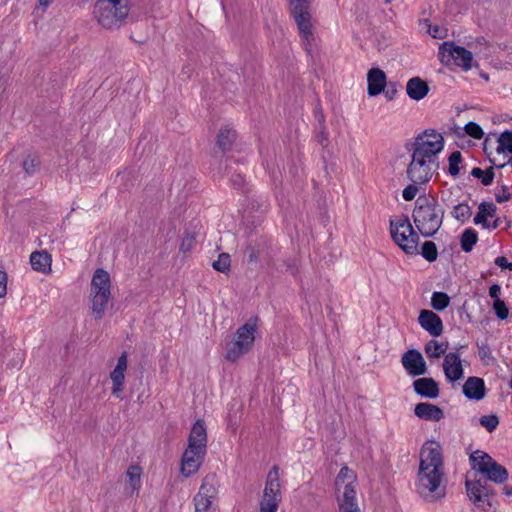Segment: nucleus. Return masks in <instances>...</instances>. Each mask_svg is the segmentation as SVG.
I'll list each match as a JSON object with an SVG mask.
<instances>
[{
  "label": "nucleus",
  "instance_id": "33",
  "mask_svg": "<svg viewBox=\"0 0 512 512\" xmlns=\"http://www.w3.org/2000/svg\"><path fill=\"white\" fill-rule=\"evenodd\" d=\"M477 241H478V233L472 228H467L463 231V233L460 236L461 249L464 252L469 253L472 251V249L476 245Z\"/></svg>",
  "mask_w": 512,
  "mask_h": 512
},
{
  "label": "nucleus",
  "instance_id": "24",
  "mask_svg": "<svg viewBox=\"0 0 512 512\" xmlns=\"http://www.w3.org/2000/svg\"><path fill=\"white\" fill-rule=\"evenodd\" d=\"M430 91L428 83L420 77H412L406 84V93L412 100L420 101L425 98Z\"/></svg>",
  "mask_w": 512,
  "mask_h": 512
},
{
  "label": "nucleus",
  "instance_id": "39",
  "mask_svg": "<svg viewBox=\"0 0 512 512\" xmlns=\"http://www.w3.org/2000/svg\"><path fill=\"white\" fill-rule=\"evenodd\" d=\"M419 253L430 263L436 261L438 257V249L433 241H425Z\"/></svg>",
  "mask_w": 512,
  "mask_h": 512
},
{
  "label": "nucleus",
  "instance_id": "55",
  "mask_svg": "<svg viewBox=\"0 0 512 512\" xmlns=\"http://www.w3.org/2000/svg\"><path fill=\"white\" fill-rule=\"evenodd\" d=\"M249 264H256L259 261V252L253 246L249 245L246 248Z\"/></svg>",
  "mask_w": 512,
  "mask_h": 512
},
{
  "label": "nucleus",
  "instance_id": "8",
  "mask_svg": "<svg viewBox=\"0 0 512 512\" xmlns=\"http://www.w3.org/2000/svg\"><path fill=\"white\" fill-rule=\"evenodd\" d=\"M439 61L444 65L454 64L468 71L472 67V52L454 42L445 41L439 46Z\"/></svg>",
  "mask_w": 512,
  "mask_h": 512
},
{
  "label": "nucleus",
  "instance_id": "10",
  "mask_svg": "<svg viewBox=\"0 0 512 512\" xmlns=\"http://www.w3.org/2000/svg\"><path fill=\"white\" fill-rule=\"evenodd\" d=\"M281 499L279 468L274 465L267 474L263 496L260 501V511L277 512Z\"/></svg>",
  "mask_w": 512,
  "mask_h": 512
},
{
  "label": "nucleus",
  "instance_id": "59",
  "mask_svg": "<svg viewBox=\"0 0 512 512\" xmlns=\"http://www.w3.org/2000/svg\"><path fill=\"white\" fill-rule=\"evenodd\" d=\"M286 271L295 276L298 273V266L296 261H285Z\"/></svg>",
  "mask_w": 512,
  "mask_h": 512
},
{
  "label": "nucleus",
  "instance_id": "3",
  "mask_svg": "<svg viewBox=\"0 0 512 512\" xmlns=\"http://www.w3.org/2000/svg\"><path fill=\"white\" fill-rule=\"evenodd\" d=\"M444 476L443 468L419 467L417 474V491L428 502H435L446 494L445 486L441 485Z\"/></svg>",
  "mask_w": 512,
  "mask_h": 512
},
{
  "label": "nucleus",
  "instance_id": "16",
  "mask_svg": "<svg viewBox=\"0 0 512 512\" xmlns=\"http://www.w3.org/2000/svg\"><path fill=\"white\" fill-rule=\"evenodd\" d=\"M466 346L467 345H461L456 347L455 352H450L445 355L443 369L447 380L450 382L458 381L463 377L464 371L458 351Z\"/></svg>",
  "mask_w": 512,
  "mask_h": 512
},
{
  "label": "nucleus",
  "instance_id": "58",
  "mask_svg": "<svg viewBox=\"0 0 512 512\" xmlns=\"http://www.w3.org/2000/svg\"><path fill=\"white\" fill-rule=\"evenodd\" d=\"M490 64L498 70H509L512 66L511 62H503L499 59H491Z\"/></svg>",
  "mask_w": 512,
  "mask_h": 512
},
{
  "label": "nucleus",
  "instance_id": "61",
  "mask_svg": "<svg viewBox=\"0 0 512 512\" xmlns=\"http://www.w3.org/2000/svg\"><path fill=\"white\" fill-rule=\"evenodd\" d=\"M315 118L318 122V126L325 125V116L320 105L315 108Z\"/></svg>",
  "mask_w": 512,
  "mask_h": 512
},
{
  "label": "nucleus",
  "instance_id": "63",
  "mask_svg": "<svg viewBox=\"0 0 512 512\" xmlns=\"http://www.w3.org/2000/svg\"><path fill=\"white\" fill-rule=\"evenodd\" d=\"M494 263L502 269H505L508 265V261L504 256H499L495 259Z\"/></svg>",
  "mask_w": 512,
  "mask_h": 512
},
{
  "label": "nucleus",
  "instance_id": "20",
  "mask_svg": "<svg viewBox=\"0 0 512 512\" xmlns=\"http://www.w3.org/2000/svg\"><path fill=\"white\" fill-rule=\"evenodd\" d=\"M413 388L417 395L427 399H436L440 394L438 383L431 377L416 379Z\"/></svg>",
  "mask_w": 512,
  "mask_h": 512
},
{
  "label": "nucleus",
  "instance_id": "35",
  "mask_svg": "<svg viewBox=\"0 0 512 512\" xmlns=\"http://www.w3.org/2000/svg\"><path fill=\"white\" fill-rule=\"evenodd\" d=\"M126 476L129 478L127 485L131 490L130 493H138L140 489L141 468L137 465L130 466L126 471Z\"/></svg>",
  "mask_w": 512,
  "mask_h": 512
},
{
  "label": "nucleus",
  "instance_id": "15",
  "mask_svg": "<svg viewBox=\"0 0 512 512\" xmlns=\"http://www.w3.org/2000/svg\"><path fill=\"white\" fill-rule=\"evenodd\" d=\"M425 466L443 468L442 447L438 442L430 441L422 446L419 467Z\"/></svg>",
  "mask_w": 512,
  "mask_h": 512
},
{
  "label": "nucleus",
  "instance_id": "50",
  "mask_svg": "<svg viewBox=\"0 0 512 512\" xmlns=\"http://www.w3.org/2000/svg\"><path fill=\"white\" fill-rule=\"evenodd\" d=\"M22 166L27 175H32L38 166V162L35 158L28 156L23 160Z\"/></svg>",
  "mask_w": 512,
  "mask_h": 512
},
{
  "label": "nucleus",
  "instance_id": "11",
  "mask_svg": "<svg viewBox=\"0 0 512 512\" xmlns=\"http://www.w3.org/2000/svg\"><path fill=\"white\" fill-rule=\"evenodd\" d=\"M290 13L298 27L301 36L310 43L313 39L311 23V0H289Z\"/></svg>",
  "mask_w": 512,
  "mask_h": 512
},
{
  "label": "nucleus",
  "instance_id": "53",
  "mask_svg": "<svg viewBox=\"0 0 512 512\" xmlns=\"http://www.w3.org/2000/svg\"><path fill=\"white\" fill-rule=\"evenodd\" d=\"M231 183L235 188L244 191L246 184L245 176L239 172H234L231 176Z\"/></svg>",
  "mask_w": 512,
  "mask_h": 512
},
{
  "label": "nucleus",
  "instance_id": "46",
  "mask_svg": "<svg viewBox=\"0 0 512 512\" xmlns=\"http://www.w3.org/2000/svg\"><path fill=\"white\" fill-rule=\"evenodd\" d=\"M356 475L352 470H350L347 466H343L335 480L336 486H339L340 483H344L345 481H350L351 483L355 481Z\"/></svg>",
  "mask_w": 512,
  "mask_h": 512
},
{
  "label": "nucleus",
  "instance_id": "37",
  "mask_svg": "<svg viewBox=\"0 0 512 512\" xmlns=\"http://www.w3.org/2000/svg\"><path fill=\"white\" fill-rule=\"evenodd\" d=\"M498 146L496 151L498 153L509 152L512 154V130H505L497 139Z\"/></svg>",
  "mask_w": 512,
  "mask_h": 512
},
{
  "label": "nucleus",
  "instance_id": "31",
  "mask_svg": "<svg viewBox=\"0 0 512 512\" xmlns=\"http://www.w3.org/2000/svg\"><path fill=\"white\" fill-rule=\"evenodd\" d=\"M475 54L481 58L489 59L496 53V44L489 42L485 37H477L474 41Z\"/></svg>",
  "mask_w": 512,
  "mask_h": 512
},
{
  "label": "nucleus",
  "instance_id": "51",
  "mask_svg": "<svg viewBox=\"0 0 512 512\" xmlns=\"http://www.w3.org/2000/svg\"><path fill=\"white\" fill-rule=\"evenodd\" d=\"M418 184L411 183L408 186H406L402 192V196L406 201H411L415 198L417 192H418Z\"/></svg>",
  "mask_w": 512,
  "mask_h": 512
},
{
  "label": "nucleus",
  "instance_id": "45",
  "mask_svg": "<svg viewBox=\"0 0 512 512\" xmlns=\"http://www.w3.org/2000/svg\"><path fill=\"white\" fill-rule=\"evenodd\" d=\"M464 130L470 137L474 139L480 140L484 137V131L482 127L474 121H469L464 126Z\"/></svg>",
  "mask_w": 512,
  "mask_h": 512
},
{
  "label": "nucleus",
  "instance_id": "19",
  "mask_svg": "<svg viewBox=\"0 0 512 512\" xmlns=\"http://www.w3.org/2000/svg\"><path fill=\"white\" fill-rule=\"evenodd\" d=\"M367 84V94L370 97L381 94L387 85L385 72L379 68H371L367 73Z\"/></svg>",
  "mask_w": 512,
  "mask_h": 512
},
{
  "label": "nucleus",
  "instance_id": "56",
  "mask_svg": "<svg viewBox=\"0 0 512 512\" xmlns=\"http://www.w3.org/2000/svg\"><path fill=\"white\" fill-rule=\"evenodd\" d=\"M494 177H495L494 169H493V167H489L485 170V174L481 178V183L484 186H489L492 184Z\"/></svg>",
  "mask_w": 512,
  "mask_h": 512
},
{
  "label": "nucleus",
  "instance_id": "17",
  "mask_svg": "<svg viewBox=\"0 0 512 512\" xmlns=\"http://www.w3.org/2000/svg\"><path fill=\"white\" fill-rule=\"evenodd\" d=\"M127 369V353L123 352L118 360L115 368L110 373V379L112 381V395L117 398L121 397V392L124 387L125 371Z\"/></svg>",
  "mask_w": 512,
  "mask_h": 512
},
{
  "label": "nucleus",
  "instance_id": "64",
  "mask_svg": "<svg viewBox=\"0 0 512 512\" xmlns=\"http://www.w3.org/2000/svg\"><path fill=\"white\" fill-rule=\"evenodd\" d=\"M429 33L434 37L436 38L437 37V33L439 31V27L436 25L434 27H432L431 25L429 26Z\"/></svg>",
  "mask_w": 512,
  "mask_h": 512
},
{
  "label": "nucleus",
  "instance_id": "38",
  "mask_svg": "<svg viewBox=\"0 0 512 512\" xmlns=\"http://www.w3.org/2000/svg\"><path fill=\"white\" fill-rule=\"evenodd\" d=\"M213 269L218 272L229 274L231 270V257L228 253H220L218 259L212 263Z\"/></svg>",
  "mask_w": 512,
  "mask_h": 512
},
{
  "label": "nucleus",
  "instance_id": "2",
  "mask_svg": "<svg viewBox=\"0 0 512 512\" xmlns=\"http://www.w3.org/2000/svg\"><path fill=\"white\" fill-rule=\"evenodd\" d=\"M93 14L106 29L119 28L129 14L127 0H97Z\"/></svg>",
  "mask_w": 512,
  "mask_h": 512
},
{
  "label": "nucleus",
  "instance_id": "60",
  "mask_svg": "<svg viewBox=\"0 0 512 512\" xmlns=\"http://www.w3.org/2000/svg\"><path fill=\"white\" fill-rule=\"evenodd\" d=\"M501 292V286L499 284H492L489 288V296L494 300L500 299L499 294Z\"/></svg>",
  "mask_w": 512,
  "mask_h": 512
},
{
  "label": "nucleus",
  "instance_id": "6",
  "mask_svg": "<svg viewBox=\"0 0 512 512\" xmlns=\"http://www.w3.org/2000/svg\"><path fill=\"white\" fill-rule=\"evenodd\" d=\"M390 233L393 241L408 255L419 254V235L410 219L403 215L397 222L390 221Z\"/></svg>",
  "mask_w": 512,
  "mask_h": 512
},
{
  "label": "nucleus",
  "instance_id": "57",
  "mask_svg": "<svg viewBox=\"0 0 512 512\" xmlns=\"http://www.w3.org/2000/svg\"><path fill=\"white\" fill-rule=\"evenodd\" d=\"M7 273L0 270V298H3L7 294Z\"/></svg>",
  "mask_w": 512,
  "mask_h": 512
},
{
  "label": "nucleus",
  "instance_id": "62",
  "mask_svg": "<svg viewBox=\"0 0 512 512\" xmlns=\"http://www.w3.org/2000/svg\"><path fill=\"white\" fill-rule=\"evenodd\" d=\"M474 178H477V179H481L484 174H485V170H482L481 168L479 167H474L472 170H471V173H470Z\"/></svg>",
  "mask_w": 512,
  "mask_h": 512
},
{
  "label": "nucleus",
  "instance_id": "40",
  "mask_svg": "<svg viewBox=\"0 0 512 512\" xmlns=\"http://www.w3.org/2000/svg\"><path fill=\"white\" fill-rule=\"evenodd\" d=\"M446 348L447 347H444L443 344L437 340H430L425 345V352L431 358H439L445 354Z\"/></svg>",
  "mask_w": 512,
  "mask_h": 512
},
{
  "label": "nucleus",
  "instance_id": "26",
  "mask_svg": "<svg viewBox=\"0 0 512 512\" xmlns=\"http://www.w3.org/2000/svg\"><path fill=\"white\" fill-rule=\"evenodd\" d=\"M340 512H360L356 503V491L351 482L346 483L344 486Z\"/></svg>",
  "mask_w": 512,
  "mask_h": 512
},
{
  "label": "nucleus",
  "instance_id": "18",
  "mask_svg": "<svg viewBox=\"0 0 512 512\" xmlns=\"http://www.w3.org/2000/svg\"><path fill=\"white\" fill-rule=\"evenodd\" d=\"M420 326L431 336L438 337L443 332V322L439 315L431 310L423 309L419 313Z\"/></svg>",
  "mask_w": 512,
  "mask_h": 512
},
{
  "label": "nucleus",
  "instance_id": "13",
  "mask_svg": "<svg viewBox=\"0 0 512 512\" xmlns=\"http://www.w3.org/2000/svg\"><path fill=\"white\" fill-rule=\"evenodd\" d=\"M401 363L411 377L424 375L428 371L426 361L417 349L407 350L401 357Z\"/></svg>",
  "mask_w": 512,
  "mask_h": 512
},
{
  "label": "nucleus",
  "instance_id": "23",
  "mask_svg": "<svg viewBox=\"0 0 512 512\" xmlns=\"http://www.w3.org/2000/svg\"><path fill=\"white\" fill-rule=\"evenodd\" d=\"M414 414L423 420L438 422L444 418L443 410L435 404L420 402L414 407Z\"/></svg>",
  "mask_w": 512,
  "mask_h": 512
},
{
  "label": "nucleus",
  "instance_id": "1",
  "mask_svg": "<svg viewBox=\"0 0 512 512\" xmlns=\"http://www.w3.org/2000/svg\"><path fill=\"white\" fill-rule=\"evenodd\" d=\"M444 216L445 210L440 206L437 198L427 194L418 196L412 218L415 227L423 237H433L441 228Z\"/></svg>",
  "mask_w": 512,
  "mask_h": 512
},
{
  "label": "nucleus",
  "instance_id": "44",
  "mask_svg": "<svg viewBox=\"0 0 512 512\" xmlns=\"http://www.w3.org/2000/svg\"><path fill=\"white\" fill-rule=\"evenodd\" d=\"M213 499L197 493L194 497L195 512H206L210 508Z\"/></svg>",
  "mask_w": 512,
  "mask_h": 512
},
{
  "label": "nucleus",
  "instance_id": "7",
  "mask_svg": "<svg viewBox=\"0 0 512 512\" xmlns=\"http://www.w3.org/2000/svg\"><path fill=\"white\" fill-rule=\"evenodd\" d=\"M411 162L407 167V177L415 184H424L430 181L434 170L438 169V158H432L426 152H412Z\"/></svg>",
  "mask_w": 512,
  "mask_h": 512
},
{
  "label": "nucleus",
  "instance_id": "43",
  "mask_svg": "<svg viewBox=\"0 0 512 512\" xmlns=\"http://www.w3.org/2000/svg\"><path fill=\"white\" fill-rule=\"evenodd\" d=\"M492 309L499 320H506L509 316V309L502 299L494 300Z\"/></svg>",
  "mask_w": 512,
  "mask_h": 512
},
{
  "label": "nucleus",
  "instance_id": "9",
  "mask_svg": "<svg viewBox=\"0 0 512 512\" xmlns=\"http://www.w3.org/2000/svg\"><path fill=\"white\" fill-rule=\"evenodd\" d=\"M444 148V138L434 129H426L418 134L412 143L406 144V149L411 152H424L432 158H438V154Z\"/></svg>",
  "mask_w": 512,
  "mask_h": 512
},
{
  "label": "nucleus",
  "instance_id": "12",
  "mask_svg": "<svg viewBox=\"0 0 512 512\" xmlns=\"http://www.w3.org/2000/svg\"><path fill=\"white\" fill-rule=\"evenodd\" d=\"M487 480H466L467 496L477 507L484 509L485 505L492 506L490 498L495 495L494 489L486 483Z\"/></svg>",
  "mask_w": 512,
  "mask_h": 512
},
{
  "label": "nucleus",
  "instance_id": "36",
  "mask_svg": "<svg viewBox=\"0 0 512 512\" xmlns=\"http://www.w3.org/2000/svg\"><path fill=\"white\" fill-rule=\"evenodd\" d=\"M451 215L456 220L464 223L467 220H469V218L471 217L472 209L468 205V203H466V202L459 203V204L454 206V208H453V210L451 212Z\"/></svg>",
  "mask_w": 512,
  "mask_h": 512
},
{
  "label": "nucleus",
  "instance_id": "48",
  "mask_svg": "<svg viewBox=\"0 0 512 512\" xmlns=\"http://www.w3.org/2000/svg\"><path fill=\"white\" fill-rule=\"evenodd\" d=\"M477 347L479 358L485 363H488V360L492 358V352L489 344L487 342H483L481 344L477 342Z\"/></svg>",
  "mask_w": 512,
  "mask_h": 512
},
{
  "label": "nucleus",
  "instance_id": "41",
  "mask_svg": "<svg viewBox=\"0 0 512 512\" xmlns=\"http://www.w3.org/2000/svg\"><path fill=\"white\" fill-rule=\"evenodd\" d=\"M449 168L448 172L451 176L455 177L460 172L459 164L462 162V154L460 151H453L448 158Z\"/></svg>",
  "mask_w": 512,
  "mask_h": 512
},
{
  "label": "nucleus",
  "instance_id": "30",
  "mask_svg": "<svg viewBox=\"0 0 512 512\" xmlns=\"http://www.w3.org/2000/svg\"><path fill=\"white\" fill-rule=\"evenodd\" d=\"M235 140L236 131L226 126L220 129L217 135L216 145L222 152L225 153L232 149Z\"/></svg>",
  "mask_w": 512,
  "mask_h": 512
},
{
  "label": "nucleus",
  "instance_id": "28",
  "mask_svg": "<svg viewBox=\"0 0 512 512\" xmlns=\"http://www.w3.org/2000/svg\"><path fill=\"white\" fill-rule=\"evenodd\" d=\"M51 255L46 251H35L30 255V264L35 271L47 273L51 270Z\"/></svg>",
  "mask_w": 512,
  "mask_h": 512
},
{
  "label": "nucleus",
  "instance_id": "52",
  "mask_svg": "<svg viewBox=\"0 0 512 512\" xmlns=\"http://www.w3.org/2000/svg\"><path fill=\"white\" fill-rule=\"evenodd\" d=\"M398 87H399V84L397 82H389V83H387V85L382 93L385 94V97L388 100H393L398 93Z\"/></svg>",
  "mask_w": 512,
  "mask_h": 512
},
{
  "label": "nucleus",
  "instance_id": "25",
  "mask_svg": "<svg viewBox=\"0 0 512 512\" xmlns=\"http://www.w3.org/2000/svg\"><path fill=\"white\" fill-rule=\"evenodd\" d=\"M92 294V314L94 319H102L110 299L111 292L91 291Z\"/></svg>",
  "mask_w": 512,
  "mask_h": 512
},
{
  "label": "nucleus",
  "instance_id": "27",
  "mask_svg": "<svg viewBox=\"0 0 512 512\" xmlns=\"http://www.w3.org/2000/svg\"><path fill=\"white\" fill-rule=\"evenodd\" d=\"M496 211L497 207L494 203L486 201L481 202L478 207V212L473 219L474 224H481L483 228H490V223L487 221V218L494 217Z\"/></svg>",
  "mask_w": 512,
  "mask_h": 512
},
{
  "label": "nucleus",
  "instance_id": "49",
  "mask_svg": "<svg viewBox=\"0 0 512 512\" xmlns=\"http://www.w3.org/2000/svg\"><path fill=\"white\" fill-rule=\"evenodd\" d=\"M316 141L323 147L326 148L329 145L328 132L326 131V125L318 126V132L316 133Z\"/></svg>",
  "mask_w": 512,
  "mask_h": 512
},
{
  "label": "nucleus",
  "instance_id": "34",
  "mask_svg": "<svg viewBox=\"0 0 512 512\" xmlns=\"http://www.w3.org/2000/svg\"><path fill=\"white\" fill-rule=\"evenodd\" d=\"M450 301L451 298L447 293L435 291L431 296L430 305L434 310L442 312L450 305Z\"/></svg>",
  "mask_w": 512,
  "mask_h": 512
},
{
  "label": "nucleus",
  "instance_id": "54",
  "mask_svg": "<svg viewBox=\"0 0 512 512\" xmlns=\"http://www.w3.org/2000/svg\"><path fill=\"white\" fill-rule=\"evenodd\" d=\"M511 199V193L508 190V187L506 185H503L501 187V192L495 193V200L498 203H503L506 201H509Z\"/></svg>",
  "mask_w": 512,
  "mask_h": 512
},
{
  "label": "nucleus",
  "instance_id": "22",
  "mask_svg": "<svg viewBox=\"0 0 512 512\" xmlns=\"http://www.w3.org/2000/svg\"><path fill=\"white\" fill-rule=\"evenodd\" d=\"M463 394L469 400H482L486 395L485 382L482 378L471 376L468 377L463 385Z\"/></svg>",
  "mask_w": 512,
  "mask_h": 512
},
{
  "label": "nucleus",
  "instance_id": "21",
  "mask_svg": "<svg viewBox=\"0 0 512 512\" xmlns=\"http://www.w3.org/2000/svg\"><path fill=\"white\" fill-rule=\"evenodd\" d=\"M188 446L207 451V431L204 420L198 419L193 424L188 437Z\"/></svg>",
  "mask_w": 512,
  "mask_h": 512
},
{
  "label": "nucleus",
  "instance_id": "32",
  "mask_svg": "<svg viewBox=\"0 0 512 512\" xmlns=\"http://www.w3.org/2000/svg\"><path fill=\"white\" fill-rule=\"evenodd\" d=\"M201 495L207 496L208 498L215 499L218 494V480L214 473L206 475L198 491Z\"/></svg>",
  "mask_w": 512,
  "mask_h": 512
},
{
  "label": "nucleus",
  "instance_id": "47",
  "mask_svg": "<svg viewBox=\"0 0 512 512\" xmlns=\"http://www.w3.org/2000/svg\"><path fill=\"white\" fill-rule=\"evenodd\" d=\"M195 241V235L186 231L180 244V251L183 253L191 251Z\"/></svg>",
  "mask_w": 512,
  "mask_h": 512
},
{
  "label": "nucleus",
  "instance_id": "5",
  "mask_svg": "<svg viewBox=\"0 0 512 512\" xmlns=\"http://www.w3.org/2000/svg\"><path fill=\"white\" fill-rule=\"evenodd\" d=\"M469 461L472 470L482 474L485 480L496 484H503L508 480V470L482 450L471 453Z\"/></svg>",
  "mask_w": 512,
  "mask_h": 512
},
{
  "label": "nucleus",
  "instance_id": "14",
  "mask_svg": "<svg viewBox=\"0 0 512 512\" xmlns=\"http://www.w3.org/2000/svg\"><path fill=\"white\" fill-rule=\"evenodd\" d=\"M207 451L187 446L186 450L182 455L181 460V473L185 477H190L197 473L200 466L202 465Z\"/></svg>",
  "mask_w": 512,
  "mask_h": 512
},
{
  "label": "nucleus",
  "instance_id": "42",
  "mask_svg": "<svg viewBox=\"0 0 512 512\" xmlns=\"http://www.w3.org/2000/svg\"><path fill=\"white\" fill-rule=\"evenodd\" d=\"M479 423L491 433L499 425V417L496 414L483 415L480 417Z\"/></svg>",
  "mask_w": 512,
  "mask_h": 512
},
{
  "label": "nucleus",
  "instance_id": "4",
  "mask_svg": "<svg viewBox=\"0 0 512 512\" xmlns=\"http://www.w3.org/2000/svg\"><path fill=\"white\" fill-rule=\"evenodd\" d=\"M258 328V317L252 316L249 320L240 326L234 335V341L230 342L226 348V359L236 362L242 355L248 353L255 341V333Z\"/></svg>",
  "mask_w": 512,
  "mask_h": 512
},
{
  "label": "nucleus",
  "instance_id": "29",
  "mask_svg": "<svg viewBox=\"0 0 512 512\" xmlns=\"http://www.w3.org/2000/svg\"><path fill=\"white\" fill-rule=\"evenodd\" d=\"M110 275L109 273L102 269L98 268L91 281V291H101V292H110Z\"/></svg>",
  "mask_w": 512,
  "mask_h": 512
}]
</instances>
